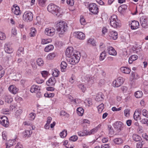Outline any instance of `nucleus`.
<instances>
[{
    "label": "nucleus",
    "instance_id": "34",
    "mask_svg": "<svg viewBox=\"0 0 148 148\" xmlns=\"http://www.w3.org/2000/svg\"><path fill=\"white\" fill-rule=\"evenodd\" d=\"M37 64L39 66H42L44 64L42 59L41 58H39L36 60Z\"/></svg>",
    "mask_w": 148,
    "mask_h": 148
},
{
    "label": "nucleus",
    "instance_id": "16",
    "mask_svg": "<svg viewBox=\"0 0 148 148\" xmlns=\"http://www.w3.org/2000/svg\"><path fill=\"white\" fill-rule=\"evenodd\" d=\"M130 25L131 29H135L138 28L139 24V22L136 21H132L131 24H130Z\"/></svg>",
    "mask_w": 148,
    "mask_h": 148
},
{
    "label": "nucleus",
    "instance_id": "17",
    "mask_svg": "<svg viewBox=\"0 0 148 148\" xmlns=\"http://www.w3.org/2000/svg\"><path fill=\"white\" fill-rule=\"evenodd\" d=\"M108 35L114 40L118 38L117 33L115 31H110L108 33Z\"/></svg>",
    "mask_w": 148,
    "mask_h": 148
},
{
    "label": "nucleus",
    "instance_id": "5",
    "mask_svg": "<svg viewBox=\"0 0 148 148\" xmlns=\"http://www.w3.org/2000/svg\"><path fill=\"white\" fill-rule=\"evenodd\" d=\"M23 19L27 22L32 21L33 18V14L31 12H25L23 15Z\"/></svg>",
    "mask_w": 148,
    "mask_h": 148
},
{
    "label": "nucleus",
    "instance_id": "20",
    "mask_svg": "<svg viewBox=\"0 0 148 148\" xmlns=\"http://www.w3.org/2000/svg\"><path fill=\"white\" fill-rule=\"evenodd\" d=\"M13 8H12V12L14 13L16 15H19L21 14V11L20 10V8L19 6H18L14 5Z\"/></svg>",
    "mask_w": 148,
    "mask_h": 148
},
{
    "label": "nucleus",
    "instance_id": "11",
    "mask_svg": "<svg viewBox=\"0 0 148 148\" xmlns=\"http://www.w3.org/2000/svg\"><path fill=\"white\" fill-rule=\"evenodd\" d=\"M4 50L5 52L8 53H12L13 51L10 45L8 43L5 44L4 46Z\"/></svg>",
    "mask_w": 148,
    "mask_h": 148
},
{
    "label": "nucleus",
    "instance_id": "42",
    "mask_svg": "<svg viewBox=\"0 0 148 148\" xmlns=\"http://www.w3.org/2000/svg\"><path fill=\"white\" fill-rule=\"evenodd\" d=\"M140 122L143 124H145L147 126H148V119L147 118L142 119L140 121Z\"/></svg>",
    "mask_w": 148,
    "mask_h": 148
},
{
    "label": "nucleus",
    "instance_id": "26",
    "mask_svg": "<svg viewBox=\"0 0 148 148\" xmlns=\"http://www.w3.org/2000/svg\"><path fill=\"white\" fill-rule=\"evenodd\" d=\"M100 127L99 125H98L96 127L90 130L89 131H88V135H90L91 134H94L97 132L98 130V129Z\"/></svg>",
    "mask_w": 148,
    "mask_h": 148
},
{
    "label": "nucleus",
    "instance_id": "53",
    "mask_svg": "<svg viewBox=\"0 0 148 148\" xmlns=\"http://www.w3.org/2000/svg\"><path fill=\"white\" fill-rule=\"evenodd\" d=\"M54 95L53 93H45L44 96L46 97L51 98L53 97Z\"/></svg>",
    "mask_w": 148,
    "mask_h": 148
},
{
    "label": "nucleus",
    "instance_id": "58",
    "mask_svg": "<svg viewBox=\"0 0 148 148\" xmlns=\"http://www.w3.org/2000/svg\"><path fill=\"white\" fill-rule=\"evenodd\" d=\"M6 36L4 33L0 32V40H3L5 38Z\"/></svg>",
    "mask_w": 148,
    "mask_h": 148
},
{
    "label": "nucleus",
    "instance_id": "14",
    "mask_svg": "<svg viewBox=\"0 0 148 148\" xmlns=\"http://www.w3.org/2000/svg\"><path fill=\"white\" fill-rule=\"evenodd\" d=\"M9 91L14 94H16L18 91V89L14 85H11L8 88Z\"/></svg>",
    "mask_w": 148,
    "mask_h": 148
},
{
    "label": "nucleus",
    "instance_id": "39",
    "mask_svg": "<svg viewBox=\"0 0 148 148\" xmlns=\"http://www.w3.org/2000/svg\"><path fill=\"white\" fill-rule=\"evenodd\" d=\"M103 99V96L100 94H97L95 98V100L97 101H102Z\"/></svg>",
    "mask_w": 148,
    "mask_h": 148
},
{
    "label": "nucleus",
    "instance_id": "9",
    "mask_svg": "<svg viewBox=\"0 0 148 148\" xmlns=\"http://www.w3.org/2000/svg\"><path fill=\"white\" fill-rule=\"evenodd\" d=\"M55 30L53 28H46L45 30V34L49 36H52L55 33Z\"/></svg>",
    "mask_w": 148,
    "mask_h": 148
},
{
    "label": "nucleus",
    "instance_id": "43",
    "mask_svg": "<svg viewBox=\"0 0 148 148\" xmlns=\"http://www.w3.org/2000/svg\"><path fill=\"white\" fill-rule=\"evenodd\" d=\"M144 144V142L143 141H139L136 144V148H142Z\"/></svg>",
    "mask_w": 148,
    "mask_h": 148
},
{
    "label": "nucleus",
    "instance_id": "35",
    "mask_svg": "<svg viewBox=\"0 0 148 148\" xmlns=\"http://www.w3.org/2000/svg\"><path fill=\"white\" fill-rule=\"evenodd\" d=\"M54 48L53 46L52 45H49L46 47L45 49V51L48 52L52 50Z\"/></svg>",
    "mask_w": 148,
    "mask_h": 148
},
{
    "label": "nucleus",
    "instance_id": "8",
    "mask_svg": "<svg viewBox=\"0 0 148 148\" xmlns=\"http://www.w3.org/2000/svg\"><path fill=\"white\" fill-rule=\"evenodd\" d=\"M89 11L94 14H97L99 12V8L95 3H91L89 5Z\"/></svg>",
    "mask_w": 148,
    "mask_h": 148
},
{
    "label": "nucleus",
    "instance_id": "24",
    "mask_svg": "<svg viewBox=\"0 0 148 148\" xmlns=\"http://www.w3.org/2000/svg\"><path fill=\"white\" fill-rule=\"evenodd\" d=\"M4 98L5 102L8 103H10L13 101L12 98L10 95H5Z\"/></svg>",
    "mask_w": 148,
    "mask_h": 148
},
{
    "label": "nucleus",
    "instance_id": "22",
    "mask_svg": "<svg viewBox=\"0 0 148 148\" xmlns=\"http://www.w3.org/2000/svg\"><path fill=\"white\" fill-rule=\"evenodd\" d=\"M40 88L38 86L34 85L32 86L30 88V91L32 93L38 92Z\"/></svg>",
    "mask_w": 148,
    "mask_h": 148
},
{
    "label": "nucleus",
    "instance_id": "21",
    "mask_svg": "<svg viewBox=\"0 0 148 148\" xmlns=\"http://www.w3.org/2000/svg\"><path fill=\"white\" fill-rule=\"evenodd\" d=\"M141 112V110H137L135 111L134 114V119L135 120H138L140 118V115Z\"/></svg>",
    "mask_w": 148,
    "mask_h": 148
},
{
    "label": "nucleus",
    "instance_id": "46",
    "mask_svg": "<svg viewBox=\"0 0 148 148\" xmlns=\"http://www.w3.org/2000/svg\"><path fill=\"white\" fill-rule=\"evenodd\" d=\"M131 76L135 79H138L139 78V76L137 74L133 72L131 73Z\"/></svg>",
    "mask_w": 148,
    "mask_h": 148
},
{
    "label": "nucleus",
    "instance_id": "13",
    "mask_svg": "<svg viewBox=\"0 0 148 148\" xmlns=\"http://www.w3.org/2000/svg\"><path fill=\"white\" fill-rule=\"evenodd\" d=\"M140 23L142 27L144 28H147L148 26V24L147 21V19L143 17H140Z\"/></svg>",
    "mask_w": 148,
    "mask_h": 148
},
{
    "label": "nucleus",
    "instance_id": "27",
    "mask_svg": "<svg viewBox=\"0 0 148 148\" xmlns=\"http://www.w3.org/2000/svg\"><path fill=\"white\" fill-rule=\"evenodd\" d=\"M134 95L136 98H140L143 97V94L141 91L138 90L135 92Z\"/></svg>",
    "mask_w": 148,
    "mask_h": 148
},
{
    "label": "nucleus",
    "instance_id": "49",
    "mask_svg": "<svg viewBox=\"0 0 148 148\" xmlns=\"http://www.w3.org/2000/svg\"><path fill=\"white\" fill-rule=\"evenodd\" d=\"M79 88L83 92H84L86 90V88L82 84H79L78 85Z\"/></svg>",
    "mask_w": 148,
    "mask_h": 148
},
{
    "label": "nucleus",
    "instance_id": "19",
    "mask_svg": "<svg viewBox=\"0 0 148 148\" xmlns=\"http://www.w3.org/2000/svg\"><path fill=\"white\" fill-rule=\"evenodd\" d=\"M76 37L80 40H84L85 38V35L82 32H75L74 33Z\"/></svg>",
    "mask_w": 148,
    "mask_h": 148
},
{
    "label": "nucleus",
    "instance_id": "57",
    "mask_svg": "<svg viewBox=\"0 0 148 148\" xmlns=\"http://www.w3.org/2000/svg\"><path fill=\"white\" fill-rule=\"evenodd\" d=\"M66 3L68 5L71 6H73L74 4V1L73 0H67Z\"/></svg>",
    "mask_w": 148,
    "mask_h": 148
},
{
    "label": "nucleus",
    "instance_id": "50",
    "mask_svg": "<svg viewBox=\"0 0 148 148\" xmlns=\"http://www.w3.org/2000/svg\"><path fill=\"white\" fill-rule=\"evenodd\" d=\"M60 115L61 116H66L67 118H68L69 117V115L67 114L66 112L64 110H62L60 112Z\"/></svg>",
    "mask_w": 148,
    "mask_h": 148
},
{
    "label": "nucleus",
    "instance_id": "61",
    "mask_svg": "<svg viewBox=\"0 0 148 148\" xmlns=\"http://www.w3.org/2000/svg\"><path fill=\"white\" fill-rule=\"evenodd\" d=\"M36 81L38 84H42L44 82L43 80L39 78H36Z\"/></svg>",
    "mask_w": 148,
    "mask_h": 148
},
{
    "label": "nucleus",
    "instance_id": "40",
    "mask_svg": "<svg viewBox=\"0 0 148 148\" xmlns=\"http://www.w3.org/2000/svg\"><path fill=\"white\" fill-rule=\"evenodd\" d=\"M32 133V131L31 130H27L25 131L24 136L25 137H29L30 136Z\"/></svg>",
    "mask_w": 148,
    "mask_h": 148
},
{
    "label": "nucleus",
    "instance_id": "52",
    "mask_svg": "<svg viewBox=\"0 0 148 148\" xmlns=\"http://www.w3.org/2000/svg\"><path fill=\"white\" fill-rule=\"evenodd\" d=\"M78 139V137L77 136L74 135L71 136L69 139V140L75 141Z\"/></svg>",
    "mask_w": 148,
    "mask_h": 148
},
{
    "label": "nucleus",
    "instance_id": "29",
    "mask_svg": "<svg viewBox=\"0 0 148 148\" xmlns=\"http://www.w3.org/2000/svg\"><path fill=\"white\" fill-rule=\"evenodd\" d=\"M114 142L116 144L119 145L123 143V140L121 138H117L114 140Z\"/></svg>",
    "mask_w": 148,
    "mask_h": 148
},
{
    "label": "nucleus",
    "instance_id": "41",
    "mask_svg": "<svg viewBox=\"0 0 148 148\" xmlns=\"http://www.w3.org/2000/svg\"><path fill=\"white\" fill-rule=\"evenodd\" d=\"M97 108L99 113H101L104 108V104L102 103H101L98 106Z\"/></svg>",
    "mask_w": 148,
    "mask_h": 148
},
{
    "label": "nucleus",
    "instance_id": "30",
    "mask_svg": "<svg viewBox=\"0 0 148 148\" xmlns=\"http://www.w3.org/2000/svg\"><path fill=\"white\" fill-rule=\"evenodd\" d=\"M77 113L80 116H82L84 112V110L82 107L78 108L77 109Z\"/></svg>",
    "mask_w": 148,
    "mask_h": 148
},
{
    "label": "nucleus",
    "instance_id": "2",
    "mask_svg": "<svg viewBox=\"0 0 148 148\" xmlns=\"http://www.w3.org/2000/svg\"><path fill=\"white\" fill-rule=\"evenodd\" d=\"M67 27V23L64 21L60 22L58 23L56 27L59 34H63L66 30Z\"/></svg>",
    "mask_w": 148,
    "mask_h": 148
},
{
    "label": "nucleus",
    "instance_id": "3",
    "mask_svg": "<svg viewBox=\"0 0 148 148\" xmlns=\"http://www.w3.org/2000/svg\"><path fill=\"white\" fill-rule=\"evenodd\" d=\"M109 21L110 25L114 28L119 27L120 21L117 19V16L116 15H113L110 17Z\"/></svg>",
    "mask_w": 148,
    "mask_h": 148
},
{
    "label": "nucleus",
    "instance_id": "37",
    "mask_svg": "<svg viewBox=\"0 0 148 148\" xmlns=\"http://www.w3.org/2000/svg\"><path fill=\"white\" fill-rule=\"evenodd\" d=\"M31 32L29 33V35L30 36L33 37L35 36L36 33V29L34 27H32L31 29Z\"/></svg>",
    "mask_w": 148,
    "mask_h": 148
},
{
    "label": "nucleus",
    "instance_id": "38",
    "mask_svg": "<svg viewBox=\"0 0 148 148\" xmlns=\"http://www.w3.org/2000/svg\"><path fill=\"white\" fill-rule=\"evenodd\" d=\"M67 134V131L66 130H64L60 134V135L62 138H64L66 137Z\"/></svg>",
    "mask_w": 148,
    "mask_h": 148
},
{
    "label": "nucleus",
    "instance_id": "10",
    "mask_svg": "<svg viewBox=\"0 0 148 148\" xmlns=\"http://www.w3.org/2000/svg\"><path fill=\"white\" fill-rule=\"evenodd\" d=\"M108 53L110 55L116 56L117 54V52L115 49L112 47L109 46L107 47Z\"/></svg>",
    "mask_w": 148,
    "mask_h": 148
},
{
    "label": "nucleus",
    "instance_id": "62",
    "mask_svg": "<svg viewBox=\"0 0 148 148\" xmlns=\"http://www.w3.org/2000/svg\"><path fill=\"white\" fill-rule=\"evenodd\" d=\"M108 128L109 130V133L111 134H114V132L111 126L110 125H109L108 126Z\"/></svg>",
    "mask_w": 148,
    "mask_h": 148
},
{
    "label": "nucleus",
    "instance_id": "51",
    "mask_svg": "<svg viewBox=\"0 0 148 148\" xmlns=\"http://www.w3.org/2000/svg\"><path fill=\"white\" fill-rule=\"evenodd\" d=\"M51 41V40L49 39H47L46 40L43 39L42 40L41 43L43 45L45 44L50 42Z\"/></svg>",
    "mask_w": 148,
    "mask_h": 148
},
{
    "label": "nucleus",
    "instance_id": "7",
    "mask_svg": "<svg viewBox=\"0 0 148 148\" xmlns=\"http://www.w3.org/2000/svg\"><path fill=\"white\" fill-rule=\"evenodd\" d=\"M0 123L6 127H8L9 125V122L7 117L5 116H0Z\"/></svg>",
    "mask_w": 148,
    "mask_h": 148
},
{
    "label": "nucleus",
    "instance_id": "6",
    "mask_svg": "<svg viewBox=\"0 0 148 148\" xmlns=\"http://www.w3.org/2000/svg\"><path fill=\"white\" fill-rule=\"evenodd\" d=\"M124 81V79L123 77H119L113 82V86L114 87H118L123 84Z\"/></svg>",
    "mask_w": 148,
    "mask_h": 148
},
{
    "label": "nucleus",
    "instance_id": "18",
    "mask_svg": "<svg viewBox=\"0 0 148 148\" xmlns=\"http://www.w3.org/2000/svg\"><path fill=\"white\" fill-rule=\"evenodd\" d=\"M123 123L120 121H117L113 124V126L114 128L120 131L121 130V128L123 127Z\"/></svg>",
    "mask_w": 148,
    "mask_h": 148
},
{
    "label": "nucleus",
    "instance_id": "56",
    "mask_svg": "<svg viewBox=\"0 0 148 148\" xmlns=\"http://www.w3.org/2000/svg\"><path fill=\"white\" fill-rule=\"evenodd\" d=\"M36 114L34 113H31L29 114V119L31 120H33L35 118Z\"/></svg>",
    "mask_w": 148,
    "mask_h": 148
},
{
    "label": "nucleus",
    "instance_id": "15",
    "mask_svg": "<svg viewBox=\"0 0 148 148\" xmlns=\"http://www.w3.org/2000/svg\"><path fill=\"white\" fill-rule=\"evenodd\" d=\"M56 82L55 78L54 77L50 78L46 82L48 86H53Z\"/></svg>",
    "mask_w": 148,
    "mask_h": 148
},
{
    "label": "nucleus",
    "instance_id": "32",
    "mask_svg": "<svg viewBox=\"0 0 148 148\" xmlns=\"http://www.w3.org/2000/svg\"><path fill=\"white\" fill-rule=\"evenodd\" d=\"M56 54L54 53H49L47 56V60H49L53 59L55 57Z\"/></svg>",
    "mask_w": 148,
    "mask_h": 148
},
{
    "label": "nucleus",
    "instance_id": "44",
    "mask_svg": "<svg viewBox=\"0 0 148 148\" xmlns=\"http://www.w3.org/2000/svg\"><path fill=\"white\" fill-rule=\"evenodd\" d=\"M106 53L105 51H103L101 53L99 57L100 60H103L104 59L106 56Z\"/></svg>",
    "mask_w": 148,
    "mask_h": 148
},
{
    "label": "nucleus",
    "instance_id": "63",
    "mask_svg": "<svg viewBox=\"0 0 148 148\" xmlns=\"http://www.w3.org/2000/svg\"><path fill=\"white\" fill-rule=\"evenodd\" d=\"M102 33L103 35H105L108 32V29L106 27H103L102 30Z\"/></svg>",
    "mask_w": 148,
    "mask_h": 148
},
{
    "label": "nucleus",
    "instance_id": "33",
    "mask_svg": "<svg viewBox=\"0 0 148 148\" xmlns=\"http://www.w3.org/2000/svg\"><path fill=\"white\" fill-rule=\"evenodd\" d=\"M46 0H38V5L41 7H44L46 6Z\"/></svg>",
    "mask_w": 148,
    "mask_h": 148
},
{
    "label": "nucleus",
    "instance_id": "4",
    "mask_svg": "<svg viewBox=\"0 0 148 148\" xmlns=\"http://www.w3.org/2000/svg\"><path fill=\"white\" fill-rule=\"evenodd\" d=\"M81 55L79 52H77L76 53L73 54L70 57H69V62L71 64H74L77 63L80 58Z\"/></svg>",
    "mask_w": 148,
    "mask_h": 148
},
{
    "label": "nucleus",
    "instance_id": "59",
    "mask_svg": "<svg viewBox=\"0 0 148 148\" xmlns=\"http://www.w3.org/2000/svg\"><path fill=\"white\" fill-rule=\"evenodd\" d=\"M125 116L126 117L129 116L130 115V110L128 109H125L124 111Z\"/></svg>",
    "mask_w": 148,
    "mask_h": 148
},
{
    "label": "nucleus",
    "instance_id": "25",
    "mask_svg": "<svg viewBox=\"0 0 148 148\" xmlns=\"http://www.w3.org/2000/svg\"><path fill=\"white\" fill-rule=\"evenodd\" d=\"M67 66V64L66 62L63 61L61 62L60 64L61 71L62 72H64L66 70V68Z\"/></svg>",
    "mask_w": 148,
    "mask_h": 148
},
{
    "label": "nucleus",
    "instance_id": "60",
    "mask_svg": "<svg viewBox=\"0 0 148 148\" xmlns=\"http://www.w3.org/2000/svg\"><path fill=\"white\" fill-rule=\"evenodd\" d=\"M41 74L43 77H45L48 74V72L46 71H44L41 72Z\"/></svg>",
    "mask_w": 148,
    "mask_h": 148
},
{
    "label": "nucleus",
    "instance_id": "28",
    "mask_svg": "<svg viewBox=\"0 0 148 148\" xmlns=\"http://www.w3.org/2000/svg\"><path fill=\"white\" fill-rule=\"evenodd\" d=\"M132 138L133 140L136 142H139L140 141L142 138L140 136L138 135L134 134L132 136Z\"/></svg>",
    "mask_w": 148,
    "mask_h": 148
},
{
    "label": "nucleus",
    "instance_id": "36",
    "mask_svg": "<svg viewBox=\"0 0 148 148\" xmlns=\"http://www.w3.org/2000/svg\"><path fill=\"white\" fill-rule=\"evenodd\" d=\"M87 43L89 44H91L93 46H96V42L93 38H89L87 41Z\"/></svg>",
    "mask_w": 148,
    "mask_h": 148
},
{
    "label": "nucleus",
    "instance_id": "64",
    "mask_svg": "<svg viewBox=\"0 0 148 148\" xmlns=\"http://www.w3.org/2000/svg\"><path fill=\"white\" fill-rule=\"evenodd\" d=\"M122 108L121 107H119V108H117L116 107H114L112 108V110L113 111H118L120 110Z\"/></svg>",
    "mask_w": 148,
    "mask_h": 148
},
{
    "label": "nucleus",
    "instance_id": "31",
    "mask_svg": "<svg viewBox=\"0 0 148 148\" xmlns=\"http://www.w3.org/2000/svg\"><path fill=\"white\" fill-rule=\"evenodd\" d=\"M88 131H87L86 130L80 131L78 132V135L79 136H83L85 135H88Z\"/></svg>",
    "mask_w": 148,
    "mask_h": 148
},
{
    "label": "nucleus",
    "instance_id": "55",
    "mask_svg": "<svg viewBox=\"0 0 148 148\" xmlns=\"http://www.w3.org/2000/svg\"><path fill=\"white\" fill-rule=\"evenodd\" d=\"M80 22L81 24L82 25H84L86 24L85 20L83 16H81Z\"/></svg>",
    "mask_w": 148,
    "mask_h": 148
},
{
    "label": "nucleus",
    "instance_id": "45",
    "mask_svg": "<svg viewBox=\"0 0 148 148\" xmlns=\"http://www.w3.org/2000/svg\"><path fill=\"white\" fill-rule=\"evenodd\" d=\"M24 48L22 47H19L17 51V54L18 56H19L21 54H23Z\"/></svg>",
    "mask_w": 148,
    "mask_h": 148
},
{
    "label": "nucleus",
    "instance_id": "54",
    "mask_svg": "<svg viewBox=\"0 0 148 148\" xmlns=\"http://www.w3.org/2000/svg\"><path fill=\"white\" fill-rule=\"evenodd\" d=\"M86 79L88 83H92L93 82L92 78L89 75L86 76Z\"/></svg>",
    "mask_w": 148,
    "mask_h": 148
},
{
    "label": "nucleus",
    "instance_id": "1",
    "mask_svg": "<svg viewBox=\"0 0 148 148\" xmlns=\"http://www.w3.org/2000/svg\"><path fill=\"white\" fill-rule=\"evenodd\" d=\"M47 10L49 12L58 17H59L61 15L60 12V8L54 4H49L47 7Z\"/></svg>",
    "mask_w": 148,
    "mask_h": 148
},
{
    "label": "nucleus",
    "instance_id": "12",
    "mask_svg": "<svg viewBox=\"0 0 148 148\" xmlns=\"http://www.w3.org/2000/svg\"><path fill=\"white\" fill-rule=\"evenodd\" d=\"M73 48L71 47H69L67 48L65 51V54L68 57H70L73 54H74L73 53Z\"/></svg>",
    "mask_w": 148,
    "mask_h": 148
},
{
    "label": "nucleus",
    "instance_id": "48",
    "mask_svg": "<svg viewBox=\"0 0 148 148\" xmlns=\"http://www.w3.org/2000/svg\"><path fill=\"white\" fill-rule=\"evenodd\" d=\"M60 71L57 69H55L53 73V75L55 77H57L59 74Z\"/></svg>",
    "mask_w": 148,
    "mask_h": 148
},
{
    "label": "nucleus",
    "instance_id": "47",
    "mask_svg": "<svg viewBox=\"0 0 148 148\" xmlns=\"http://www.w3.org/2000/svg\"><path fill=\"white\" fill-rule=\"evenodd\" d=\"M30 63L32 67L33 68L36 69L37 68L36 65V64L35 61L34 60L32 59L31 60Z\"/></svg>",
    "mask_w": 148,
    "mask_h": 148
},
{
    "label": "nucleus",
    "instance_id": "23",
    "mask_svg": "<svg viewBox=\"0 0 148 148\" xmlns=\"http://www.w3.org/2000/svg\"><path fill=\"white\" fill-rule=\"evenodd\" d=\"M121 72L123 73L126 74H129L131 71V69L128 67H122L120 69Z\"/></svg>",
    "mask_w": 148,
    "mask_h": 148
}]
</instances>
